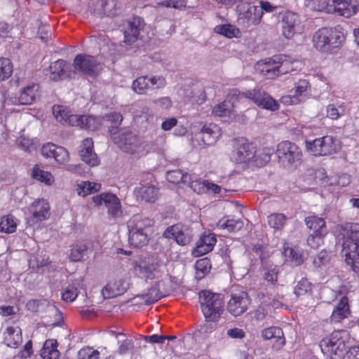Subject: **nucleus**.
Segmentation results:
<instances>
[{
	"mask_svg": "<svg viewBox=\"0 0 359 359\" xmlns=\"http://www.w3.org/2000/svg\"><path fill=\"white\" fill-rule=\"evenodd\" d=\"M80 156L82 161L90 166H95L99 163L97 154L93 151V146H88L81 150Z\"/></svg>",
	"mask_w": 359,
	"mask_h": 359,
	"instance_id": "ea45409f",
	"label": "nucleus"
},
{
	"mask_svg": "<svg viewBox=\"0 0 359 359\" xmlns=\"http://www.w3.org/2000/svg\"><path fill=\"white\" fill-rule=\"evenodd\" d=\"M330 260V256L327 251L321 250L313 260V264L317 266L325 265Z\"/></svg>",
	"mask_w": 359,
	"mask_h": 359,
	"instance_id": "5fc2aeb1",
	"label": "nucleus"
},
{
	"mask_svg": "<svg viewBox=\"0 0 359 359\" xmlns=\"http://www.w3.org/2000/svg\"><path fill=\"white\" fill-rule=\"evenodd\" d=\"M83 124L81 125V128L95 131L96 130L100 124L99 120L93 116H84L83 118Z\"/></svg>",
	"mask_w": 359,
	"mask_h": 359,
	"instance_id": "de8ad7c7",
	"label": "nucleus"
},
{
	"mask_svg": "<svg viewBox=\"0 0 359 359\" xmlns=\"http://www.w3.org/2000/svg\"><path fill=\"white\" fill-rule=\"evenodd\" d=\"M17 223L11 215L4 216L0 222V231L12 233L16 231Z\"/></svg>",
	"mask_w": 359,
	"mask_h": 359,
	"instance_id": "4c0bfd02",
	"label": "nucleus"
},
{
	"mask_svg": "<svg viewBox=\"0 0 359 359\" xmlns=\"http://www.w3.org/2000/svg\"><path fill=\"white\" fill-rule=\"evenodd\" d=\"M158 267L159 264L157 262L148 258L141 262L137 266L136 269L142 273L147 279L152 280L155 278V273L158 271Z\"/></svg>",
	"mask_w": 359,
	"mask_h": 359,
	"instance_id": "bb28decb",
	"label": "nucleus"
},
{
	"mask_svg": "<svg viewBox=\"0 0 359 359\" xmlns=\"http://www.w3.org/2000/svg\"><path fill=\"white\" fill-rule=\"evenodd\" d=\"M144 27L143 19L140 17H135L133 20L128 22V28L124 31V40L122 46H131V48H136L140 32Z\"/></svg>",
	"mask_w": 359,
	"mask_h": 359,
	"instance_id": "2eb2a0df",
	"label": "nucleus"
},
{
	"mask_svg": "<svg viewBox=\"0 0 359 359\" xmlns=\"http://www.w3.org/2000/svg\"><path fill=\"white\" fill-rule=\"evenodd\" d=\"M305 223L314 236H324L327 233L325 222L323 218L317 216L307 217Z\"/></svg>",
	"mask_w": 359,
	"mask_h": 359,
	"instance_id": "a878e982",
	"label": "nucleus"
},
{
	"mask_svg": "<svg viewBox=\"0 0 359 359\" xmlns=\"http://www.w3.org/2000/svg\"><path fill=\"white\" fill-rule=\"evenodd\" d=\"M306 147L315 156H328L336 152V144L332 136L326 135L323 137L306 142Z\"/></svg>",
	"mask_w": 359,
	"mask_h": 359,
	"instance_id": "423d86ee",
	"label": "nucleus"
},
{
	"mask_svg": "<svg viewBox=\"0 0 359 359\" xmlns=\"http://www.w3.org/2000/svg\"><path fill=\"white\" fill-rule=\"evenodd\" d=\"M58 344L56 339H50L46 340L41 355L43 359H58L60 353L57 350Z\"/></svg>",
	"mask_w": 359,
	"mask_h": 359,
	"instance_id": "c756f323",
	"label": "nucleus"
},
{
	"mask_svg": "<svg viewBox=\"0 0 359 359\" xmlns=\"http://www.w3.org/2000/svg\"><path fill=\"white\" fill-rule=\"evenodd\" d=\"M264 278L266 280L274 285L277 282L278 271L276 270L275 268L271 269L264 273Z\"/></svg>",
	"mask_w": 359,
	"mask_h": 359,
	"instance_id": "774afa93",
	"label": "nucleus"
},
{
	"mask_svg": "<svg viewBox=\"0 0 359 359\" xmlns=\"http://www.w3.org/2000/svg\"><path fill=\"white\" fill-rule=\"evenodd\" d=\"M39 85L33 83L24 88L18 97L19 104H31L35 100Z\"/></svg>",
	"mask_w": 359,
	"mask_h": 359,
	"instance_id": "7c9ffc66",
	"label": "nucleus"
},
{
	"mask_svg": "<svg viewBox=\"0 0 359 359\" xmlns=\"http://www.w3.org/2000/svg\"><path fill=\"white\" fill-rule=\"evenodd\" d=\"M199 302L206 321L217 322L220 318L224 311V300L221 294L202 290L199 292Z\"/></svg>",
	"mask_w": 359,
	"mask_h": 359,
	"instance_id": "7ed1b4c3",
	"label": "nucleus"
},
{
	"mask_svg": "<svg viewBox=\"0 0 359 359\" xmlns=\"http://www.w3.org/2000/svg\"><path fill=\"white\" fill-rule=\"evenodd\" d=\"M104 1V13L107 16L114 17L116 15V2L115 0Z\"/></svg>",
	"mask_w": 359,
	"mask_h": 359,
	"instance_id": "e2e57ef3",
	"label": "nucleus"
},
{
	"mask_svg": "<svg viewBox=\"0 0 359 359\" xmlns=\"http://www.w3.org/2000/svg\"><path fill=\"white\" fill-rule=\"evenodd\" d=\"M79 292L75 284L69 285L62 294V299L67 302H73L78 296Z\"/></svg>",
	"mask_w": 359,
	"mask_h": 359,
	"instance_id": "09e8293b",
	"label": "nucleus"
},
{
	"mask_svg": "<svg viewBox=\"0 0 359 359\" xmlns=\"http://www.w3.org/2000/svg\"><path fill=\"white\" fill-rule=\"evenodd\" d=\"M114 143L123 151L133 154L140 147L139 137L130 130H119L111 136Z\"/></svg>",
	"mask_w": 359,
	"mask_h": 359,
	"instance_id": "39448f33",
	"label": "nucleus"
},
{
	"mask_svg": "<svg viewBox=\"0 0 359 359\" xmlns=\"http://www.w3.org/2000/svg\"><path fill=\"white\" fill-rule=\"evenodd\" d=\"M70 69L71 66L67 61L62 59L57 60L49 66V70L52 75L51 79L57 81L65 78H72V72L69 70Z\"/></svg>",
	"mask_w": 359,
	"mask_h": 359,
	"instance_id": "412c9836",
	"label": "nucleus"
},
{
	"mask_svg": "<svg viewBox=\"0 0 359 359\" xmlns=\"http://www.w3.org/2000/svg\"><path fill=\"white\" fill-rule=\"evenodd\" d=\"M143 339L145 342L153 344H163L165 340V335L153 334L151 336H144Z\"/></svg>",
	"mask_w": 359,
	"mask_h": 359,
	"instance_id": "69168bd1",
	"label": "nucleus"
},
{
	"mask_svg": "<svg viewBox=\"0 0 359 359\" xmlns=\"http://www.w3.org/2000/svg\"><path fill=\"white\" fill-rule=\"evenodd\" d=\"M55 151L54 158L58 163H64L69 160V152L62 147H57Z\"/></svg>",
	"mask_w": 359,
	"mask_h": 359,
	"instance_id": "864d4df0",
	"label": "nucleus"
},
{
	"mask_svg": "<svg viewBox=\"0 0 359 359\" xmlns=\"http://www.w3.org/2000/svg\"><path fill=\"white\" fill-rule=\"evenodd\" d=\"M237 99L231 97L215 105L212 109V114L217 116H229L233 112L235 101Z\"/></svg>",
	"mask_w": 359,
	"mask_h": 359,
	"instance_id": "cd10ccee",
	"label": "nucleus"
},
{
	"mask_svg": "<svg viewBox=\"0 0 359 359\" xmlns=\"http://www.w3.org/2000/svg\"><path fill=\"white\" fill-rule=\"evenodd\" d=\"M88 248L86 245H75L72 247L69 259L72 262H81L87 257Z\"/></svg>",
	"mask_w": 359,
	"mask_h": 359,
	"instance_id": "a19ab883",
	"label": "nucleus"
},
{
	"mask_svg": "<svg viewBox=\"0 0 359 359\" xmlns=\"http://www.w3.org/2000/svg\"><path fill=\"white\" fill-rule=\"evenodd\" d=\"M132 88L137 93L144 94L145 90L149 88L148 76H142L137 78L133 82Z\"/></svg>",
	"mask_w": 359,
	"mask_h": 359,
	"instance_id": "a18cd8bd",
	"label": "nucleus"
},
{
	"mask_svg": "<svg viewBox=\"0 0 359 359\" xmlns=\"http://www.w3.org/2000/svg\"><path fill=\"white\" fill-rule=\"evenodd\" d=\"M359 8V0H328L327 12L336 13L339 15L350 18Z\"/></svg>",
	"mask_w": 359,
	"mask_h": 359,
	"instance_id": "1a4fd4ad",
	"label": "nucleus"
},
{
	"mask_svg": "<svg viewBox=\"0 0 359 359\" xmlns=\"http://www.w3.org/2000/svg\"><path fill=\"white\" fill-rule=\"evenodd\" d=\"M171 283L170 279H164L160 281L156 282L148 290L147 293L137 295V297H140L144 300L145 304L150 305L162 297L168 295L171 290L169 288H161V286L170 285Z\"/></svg>",
	"mask_w": 359,
	"mask_h": 359,
	"instance_id": "ddd939ff",
	"label": "nucleus"
},
{
	"mask_svg": "<svg viewBox=\"0 0 359 359\" xmlns=\"http://www.w3.org/2000/svg\"><path fill=\"white\" fill-rule=\"evenodd\" d=\"M235 152L237 163H246L255 158L256 148L253 144L246 142L245 139H241L238 141Z\"/></svg>",
	"mask_w": 359,
	"mask_h": 359,
	"instance_id": "6ab92c4d",
	"label": "nucleus"
},
{
	"mask_svg": "<svg viewBox=\"0 0 359 359\" xmlns=\"http://www.w3.org/2000/svg\"><path fill=\"white\" fill-rule=\"evenodd\" d=\"M154 225L153 219L143 217L141 215H135L127 222L128 231L135 233H147L148 234Z\"/></svg>",
	"mask_w": 359,
	"mask_h": 359,
	"instance_id": "aec40b11",
	"label": "nucleus"
},
{
	"mask_svg": "<svg viewBox=\"0 0 359 359\" xmlns=\"http://www.w3.org/2000/svg\"><path fill=\"white\" fill-rule=\"evenodd\" d=\"M92 199L96 205L104 204L111 217H118L121 215V203L116 195L103 193L93 196Z\"/></svg>",
	"mask_w": 359,
	"mask_h": 359,
	"instance_id": "4468645a",
	"label": "nucleus"
},
{
	"mask_svg": "<svg viewBox=\"0 0 359 359\" xmlns=\"http://www.w3.org/2000/svg\"><path fill=\"white\" fill-rule=\"evenodd\" d=\"M344 113V108L339 106L337 108L334 104H329L327 107V116L331 119L337 120Z\"/></svg>",
	"mask_w": 359,
	"mask_h": 359,
	"instance_id": "603ef678",
	"label": "nucleus"
},
{
	"mask_svg": "<svg viewBox=\"0 0 359 359\" xmlns=\"http://www.w3.org/2000/svg\"><path fill=\"white\" fill-rule=\"evenodd\" d=\"M32 177L47 184H50L53 182L52 175L38 168H34L32 171Z\"/></svg>",
	"mask_w": 359,
	"mask_h": 359,
	"instance_id": "49530a36",
	"label": "nucleus"
},
{
	"mask_svg": "<svg viewBox=\"0 0 359 359\" xmlns=\"http://www.w3.org/2000/svg\"><path fill=\"white\" fill-rule=\"evenodd\" d=\"M98 66L99 63L93 56L79 54L74 60L75 71L72 74H75L76 72H79L85 76H94L98 72Z\"/></svg>",
	"mask_w": 359,
	"mask_h": 359,
	"instance_id": "9d476101",
	"label": "nucleus"
},
{
	"mask_svg": "<svg viewBox=\"0 0 359 359\" xmlns=\"http://www.w3.org/2000/svg\"><path fill=\"white\" fill-rule=\"evenodd\" d=\"M206 181L203 180L201 181L198 180H195L191 182L190 188L195 192L198 194H201L206 192Z\"/></svg>",
	"mask_w": 359,
	"mask_h": 359,
	"instance_id": "4d7b16f0",
	"label": "nucleus"
},
{
	"mask_svg": "<svg viewBox=\"0 0 359 359\" xmlns=\"http://www.w3.org/2000/svg\"><path fill=\"white\" fill-rule=\"evenodd\" d=\"M13 73L11 61L5 57H0V81L8 79Z\"/></svg>",
	"mask_w": 359,
	"mask_h": 359,
	"instance_id": "79ce46f5",
	"label": "nucleus"
},
{
	"mask_svg": "<svg viewBox=\"0 0 359 359\" xmlns=\"http://www.w3.org/2000/svg\"><path fill=\"white\" fill-rule=\"evenodd\" d=\"M287 219L286 216L282 213H273L268 216V224L276 230L281 229Z\"/></svg>",
	"mask_w": 359,
	"mask_h": 359,
	"instance_id": "37998d69",
	"label": "nucleus"
},
{
	"mask_svg": "<svg viewBox=\"0 0 359 359\" xmlns=\"http://www.w3.org/2000/svg\"><path fill=\"white\" fill-rule=\"evenodd\" d=\"M214 31L217 34H221L229 39H232L233 37L238 38L241 34L238 28L231 24L217 25L214 28Z\"/></svg>",
	"mask_w": 359,
	"mask_h": 359,
	"instance_id": "72a5a7b5",
	"label": "nucleus"
},
{
	"mask_svg": "<svg viewBox=\"0 0 359 359\" xmlns=\"http://www.w3.org/2000/svg\"><path fill=\"white\" fill-rule=\"evenodd\" d=\"M137 196L149 203H154L158 194V191L154 185L142 186L137 191Z\"/></svg>",
	"mask_w": 359,
	"mask_h": 359,
	"instance_id": "2f4dec72",
	"label": "nucleus"
},
{
	"mask_svg": "<svg viewBox=\"0 0 359 359\" xmlns=\"http://www.w3.org/2000/svg\"><path fill=\"white\" fill-rule=\"evenodd\" d=\"M90 12L95 16L102 18L105 15L104 13V1L95 0L94 3V8H91Z\"/></svg>",
	"mask_w": 359,
	"mask_h": 359,
	"instance_id": "13d9d810",
	"label": "nucleus"
},
{
	"mask_svg": "<svg viewBox=\"0 0 359 359\" xmlns=\"http://www.w3.org/2000/svg\"><path fill=\"white\" fill-rule=\"evenodd\" d=\"M282 34L286 39H291L297 32V28L300 24L299 16L292 11H285L282 14L280 21Z\"/></svg>",
	"mask_w": 359,
	"mask_h": 359,
	"instance_id": "f3484780",
	"label": "nucleus"
},
{
	"mask_svg": "<svg viewBox=\"0 0 359 359\" xmlns=\"http://www.w3.org/2000/svg\"><path fill=\"white\" fill-rule=\"evenodd\" d=\"M53 114L58 121L63 122V123L79 126L81 128V125L83 124V115L72 114L70 111L65 109L62 106H53Z\"/></svg>",
	"mask_w": 359,
	"mask_h": 359,
	"instance_id": "a211bd4d",
	"label": "nucleus"
},
{
	"mask_svg": "<svg viewBox=\"0 0 359 359\" xmlns=\"http://www.w3.org/2000/svg\"><path fill=\"white\" fill-rule=\"evenodd\" d=\"M195 139L203 144L210 146L215 143L220 135V128L215 123L198 122L192 126Z\"/></svg>",
	"mask_w": 359,
	"mask_h": 359,
	"instance_id": "20e7f679",
	"label": "nucleus"
},
{
	"mask_svg": "<svg viewBox=\"0 0 359 359\" xmlns=\"http://www.w3.org/2000/svg\"><path fill=\"white\" fill-rule=\"evenodd\" d=\"M102 118L103 121L111 123V126L108 127V133L110 134L111 136L120 130H118V126L123 121V117L120 113L111 112L104 115Z\"/></svg>",
	"mask_w": 359,
	"mask_h": 359,
	"instance_id": "473e14b6",
	"label": "nucleus"
},
{
	"mask_svg": "<svg viewBox=\"0 0 359 359\" xmlns=\"http://www.w3.org/2000/svg\"><path fill=\"white\" fill-rule=\"evenodd\" d=\"M101 184L95 182H83L81 185H79L77 192L79 195L85 196L88 194L97 191L100 189Z\"/></svg>",
	"mask_w": 359,
	"mask_h": 359,
	"instance_id": "c03bdc74",
	"label": "nucleus"
},
{
	"mask_svg": "<svg viewBox=\"0 0 359 359\" xmlns=\"http://www.w3.org/2000/svg\"><path fill=\"white\" fill-rule=\"evenodd\" d=\"M341 230L345 238L342 250L346 257L345 261L353 271H356L355 262L359 257V224H346L341 226Z\"/></svg>",
	"mask_w": 359,
	"mask_h": 359,
	"instance_id": "f03ea898",
	"label": "nucleus"
},
{
	"mask_svg": "<svg viewBox=\"0 0 359 359\" xmlns=\"http://www.w3.org/2000/svg\"><path fill=\"white\" fill-rule=\"evenodd\" d=\"M276 154L280 161L286 163L287 165L299 162L302 156L299 147L288 141H284L278 144Z\"/></svg>",
	"mask_w": 359,
	"mask_h": 359,
	"instance_id": "0eeeda50",
	"label": "nucleus"
},
{
	"mask_svg": "<svg viewBox=\"0 0 359 359\" xmlns=\"http://www.w3.org/2000/svg\"><path fill=\"white\" fill-rule=\"evenodd\" d=\"M339 332H334L329 339H323L320 343L322 351L325 353H330L331 355H338L339 358L343 356L346 353L348 354L345 341L341 337H339Z\"/></svg>",
	"mask_w": 359,
	"mask_h": 359,
	"instance_id": "6e6552de",
	"label": "nucleus"
},
{
	"mask_svg": "<svg viewBox=\"0 0 359 359\" xmlns=\"http://www.w3.org/2000/svg\"><path fill=\"white\" fill-rule=\"evenodd\" d=\"M262 336L265 340L272 339H283L281 344H284L285 341L283 338L284 334L281 328L278 327H270L262 331Z\"/></svg>",
	"mask_w": 359,
	"mask_h": 359,
	"instance_id": "58836bf2",
	"label": "nucleus"
},
{
	"mask_svg": "<svg viewBox=\"0 0 359 359\" xmlns=\"http://www.w3.org/2000/svg\"><path fill=\"white\" fill-rule=\"evenodd\" d=\"M163 236L173 238L180 245H187L192 240V229L188 226L176 224L168 227L163 233Z\"/></svg>",
	"mask_w": 359,
	"mask_h": 359,
	"instance_id": "f8f14e48",
	"label": "nucleus"
},
{
	"mask_svg": "<svg viewBox=\"0 0 359 359\" xmlns=\"http://www.w3.org/2000/svg\"><path fill=\"white\" fill-rule=\"evenodd\" d=\"M217 226L222 229H226L229 232H236L243 227V222L241 219H230L226 221L221 219L218 222Z\"/></svg>",
	"mask_w": 359,
	"mask_h": 359,
	"instance_id": "e433bc0d",
	"label": "nucleus"
},
{
	"mask_svg": "<svg viewBox=\"0 0 359 359\" xmlns=\"http://www.w3.org/2000/svg\"><path fill=\"white\" fill-rule=\"evenodd\" d=\"M134 348V344L130 339H124L118 347V353L124 355Z\"/></svg>",
	"mask_w": 359,
	"mask_h": 359,
	"instance_id": "0e129e2a",
	"label": "nucleus"
},
{
	"mask_svg": "<svg viewBox=\"0 0 359 359\" xmlns=\"http://www.w3.org/2000/svg\"><path fill=\"white\" fill-rule=\"evenodd\" d=\"M344 41V34L332 27H323L316 31L313 36V42L316 49L329 53H336Z\"/></svg>",
	"mask_w": 359,
	"mask_h": 359,
	"instance_id": "f257e3e1",
	"label": "nucleus"
},
{
	"mask_svg": "<svg viewBox=\"0 0 359 359\" xmlns=\"http://www.w3.org/2000/svg\"><path fill=\"white\" fill-rule=\"evenodd\" d=\"M196 275L197 280H201L205 275L210 273L211 263L208 257H204L196 261L195 264Z\"/></svg>",
	"mask_w": 359,
	"mask_h": 359,
	"instance_id": "f704fd0d",
	"label": "nucleus"
},
{
	"mask_svg": "<svg viewBox=\"0 0 359 359\" xmlns=\"http://www.w3.org/2000/svg\"><path fill=\"white\" fill-rule=\"evenodd\" d=\"M32 212V218L29 220L30 225H33L36 222L42 221L46 218V215L49 211V206L44 200L34 201L29 209Z\"/></svg>",
	"mask_w": 359,
	"mask_h": 359,
	"instance_id": "b1692460",
	"label": "nucleus"
},
{
	"mask_svg": "<svg viewBox=\"0 0 359 359\" xmlns=\"http://www.w3.org/2000/svg\"><path fill=\"white\" fill-rule=\"evenodd\" d=\"M159 4L165 7H171L174 8L180 9L185 8L187 6V0H165Z\"/></svg>",
	"mask_w": 359,
	"mask_h": 359,
	"instance_id": "052dcab7",
	"label": "nucleus"
},
{
	"mask_svg": "<svg viewBox=\"0 0 359 359\" xmlns=\"http://www.w3.org/2000/svg\"><path fill=\"white\" fill-rule=\"evenodd\" d=\"M348 315V313H342V311L334 309L330 317L331 322L339 323L345 318H347Z\"/></svg>",
	"mask_w": 359,
	"mask_h": 359,
	"instance_id": "338daca9",
	"label": "nucleus"
},
{
	"mask_svg": "<svg viewBox=\"0 0 359 359\" xmlns=\"http://www.w3.org/2000/svg\"><path fill=\"white\" fill-rule=\"evenodd\" d=\"M217 242L215 236L212 233L203 235L200 237L196 248L192 251L194 257H200L210 252Z\"/></svg>",
	"mask_w": 359,
	"mask_h": 359,
	"instance_id": "5701e85b",
	"label": "nucleus"
},
{
	"mask_svg": "<svg viewBox=\"0 0 359 359\" xmlns=\"http://www.w3.org/2000/svg\"><path fill=\"white\" fill-rule=\"evenodd\" d=\"M250 300L246 292L242 291L238 294L231 295L229 301L227 309L234 316H238L248 309Z\"/></svg>",
	"mask_w": 359,
	"mask_h": 359,
	"instance_id": "dca6fc26",
	"label": "nucleus"
},
{
	"mask_svg": "<svg viewBox=\"0 0 359 359\" xmlns=\"http://www.w3.org/2000/svg\"><path fill=\"white\" fill-rule=\"evenodd\" d=\"M246 7L247 8L245 9V5L238 6L237 9L240 12V15H242V18L248 20V21L253 25L259 24L263 15L262 8H259L258 6H250L249 4H248Z\"/></svg>",
	"mask_w": 359,
	"mask_h": 359,
	"instance_id": "393cba45",
	"label": "nucleus"
},
{
	"mask_svg": "<svg viewBox=\"0 0 359 359\" xmlns=\"http://www.w3.org/2000/svg\"><path fill=\"white\" fill-rule=\"evenodd\" d=\"M58 146L48 143L42 146L41 152V154L46 158H54L55 151H56Z\"/></svg>",
	"mask_w": 359,
	"mask_h": 359,
	"instance_id": "680f3d73",
	"label": "nucleus"
},
{
	"mask_svg": "<svg viewBox=\"0 0 359 359\" xmlns=\"http://www.w3.org/2000/svg\"><path fill=\"white\" fill-rule=\"evenodd\" d=\"M39 25V29L37 34L39 36V38L42 41H46L48 39L50 36V34H49L48 29L50 27L47 25L46 24H44L41 20H38Z\"/></svg>",
	"mask_w": 359,
	"mask_h": 359,
	"instance_id": "bf43d9fd",
	"label": "nucleus"
},
{
	"mask_svg": "<svg viewBox=\"0 0 359 359\" xmlns=\"http://www.w3.org/2000/svg\"><path fill=\"white\" fill-rule=\"evenodd\" d=\"M100 352L93 350L92 348L87 346L81 348L78 353V359H98Z\"/></svg>",
	"mask_w": 359,
	"mask_h": 359,
	"instance_id": "8fccbe9b",
	"label": "nucleus"
},
{
	"mask_svg": "<svg viewBox=\"0 0 359 359\" xmlns=\"http://www.w3.org/2000/svg\"><path fill=\"white\" fill-rule=\"evenodd\" d=\"M182 172L181 170L168 171L166 172V179L170 183L179 184L182 179Z\"/></svg>",
	"mask_w": 359,
	"mask_h": 359,
	"instance_id": "6e6d98bb",
	"label": "nucleus"
},
{
	"mask_svg": "<svg viewBox=\"0 0 359 359\" xmlns=\"http://www.w3.org/2000/svg\"><path fill=\"white\" fill-rule=\"evenodd\" d=\"M311 290V283L306 278H302L294 287V293L297 297H299L305 294Z\"/></svg>",
	"mask_w": 359,
	"mask_h": 359,
	"instance_id": "3c124183",
	"label": "nucleus"
},
{
	"mask_svg": "<svg viewBox=\"0 0 359 359\" xmlns=\"http://www.w3.org/2000/svg\"><path fill=\"white\" fill-rule=\"evenodd\" d=\"M129 288V283L124 280H118L113 283H107L102 290L104 299H111L124 294Z\"/></svg>",
	"mask_w": 359,
	"mask_h": 359,
	"instance_id": "4be33fe9",
	"label": "nucleus"
},
{
	"mask_svg": "<svg viewBox=\"0 0 359 359\" xmlns=\"http://www.w3.org/2000/svg\"><path fill=\"white\" fill-rule=\"evenodd\" d=\"M243 94L245 97L252 100L259 107L264 109L276 111L279 108L278 102L262 89L255 88Z\"/></svg>",
	"mask_w": 359,
	"mask_h": 359,
	"instance_id": "9b49d317",
	"label": "nucleus"
},
{
	"mask_svg": "<svg viewBox=\"0 0 359 359\" xmlns=\"http://www.w3.org/2000/svg\"><path fill=\"white\" fill-rule=\"evenodd\" d=\"M278 63V62H276L275 60H273V62L270 61L265 62L262 69V72L265 76H268L269 79H274L280 74L287 73V71L284 67L285 64L283 62Z\"/></svg>",
	"mask_w": 359,
	"mask_h": 359,
	"instance_id": "c85d7f7f",
	"label": "nucleus"
},
{
	"mask_svg": "<svg viewBox=\"0 0 359 359\" xmlns=\"http://www.w3.org/2000/svg\"><path fill=\"white\" fill-rule=\"evenodd\" d=\"M149 235L147 233H135L128 231V241L131 245L140 248L147 244Z\"/></svg>",
	"mask_w": 359,
	"mask_h": 359,
	"instance_id": "c9c22d12",
	"label": "nucleus"
}]
</instances>
